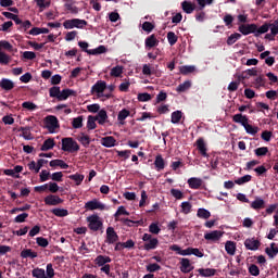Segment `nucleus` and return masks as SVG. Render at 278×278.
<instances>
[{
    "instance_id": "f257e3e1",
    "label": "nucleus",
    "mask_w": 278,
    "mask_h": 278,
    "mask_svg": "<svg viewBox=\"0 0 278 278\" xmlns=\"http://www.w3.org/2000/svg\"><path fill=\"white\" fill-rule=\"evenodd\" d=\"M239 33H241L243 36H249L251 34H254V37L258 38L261 35L267 34V26L262 25L257 26L255 23L251 24H241L238 28Z\"/></svg>"
},
{
    "instance_id": "f03ea898",
    "label": "nucleus",
    "mask_w": 278,
    "mask_h": 278,
    "mask_svg": "<svg viewBox=\"0 0 278 278\" xmlns=\"http://www.w3.org/2000/svg\"><path fill=\"white\" fill-rule=\"evenodd\" d=\"M62 151L68 153H75L79 151L77 141H74L72 137H64L62 139Z\"/></svg>"
},
{
    "instance_id": "7ed1b4c3",
    "label": "nucleus",
    "mask_w": 278,
    "mask_h": 278,
    "mask_svg": "<svg viewBox=\"0 0 278 278\" xmlns=\"http://www.w3.org/2000/svg\"><path fill=\"white\" fill-rule=\"evenodd\" d=\"M87 21L81 18H71L65 20L63 23V27L67 30L77 28V29H84V27L87 26Z\"/></svg>"
},
{
    "instance_id": "20e7f679",
    "label": "nucleus",
    "mask_w": 278,
    "mask_h": 278,
    "mask_svg": "<svg viewBox=\"0 0 278 278\" xmlns=\"http://www.w3.org/2000/svg\"><path fill=\"white\" fill-rule=\"evenodd\" d=\"M45 126L50 134H55V129L60 128V122L55 115L45 117Z\"/></svg>"
},
{
    "instance_id": "39448f33",
    "label": "nucleus",
    "mask_w": 278,
    "mask_h": 278,
    "mask_svg": "<svg viewBox=\"0 0 278 278\" xmlns=\"http://www.w3.org/2000/svg\"><path fill=\"white\" fill-rule=\"evenodd\" d=\"M87 223H88V228L93 232L99 231L103 227V223L101 222V218L96 214L87 217Z\"/></svg>"
},
{
    "instance_id": "423d86ee",
    "label": "nucleus",
    "mask_w": 278,
    "mask_h": 278,
    "mask_svg": "<svg viewBox=\"0 0 278 278\" xmlns=\"http://www.w3.org/2000/svg\"><path fill=\"white\" fill-rule=\"evenodd\" d=\"M85 208L87 211H96V210L104 211L105 210V205L102 204L101 202H99L97 199H94L92 201L87 202L85 204Z\"/></svg>"
},
{
    "instance_id": "0eeeda50",
    "label": "nucleus",
    "mask_w": 278,
    "mask_h": 278,
    "mask_svg": "<svg viewBox=\"0 0 278 278\" xmlns=\"http://www.w3.org/2000/svg\"><path fill=\"white\" fill-rule=\"evenodd\" d=\"M45 204L48 206H56L63 203V200L60 199L58 195L50 194L45 198L43 200Z\"/></svg>"
},
{
    "instance_id": "6e6552de",
    "label": "nucleus",
    "mask_w": 278,
    "mask_h": 278,
    "mask_svg": "<svg viewBox=\"0 0 278 278\" xmlns=\"http://www.w3.org/2000/svg\"><path fill=\"white\" fill-rule=\"evenodd\" d=\"M75 3L76 2L74 0H66L64 3L65 10L73 15H77L79 13V9Z\"/></svg>"
},
{
    "instance_id": "1a4fd4ad",
    "label": "nucleus",
    "mask_w": 278,
    "mask_h": 278,
    "mask_svg": "<svg viewBox=\"0 0 278 278\" xmlns=\"http://www.w3.org/2000/svg\"><path fill=\"white\" fill-rule=\"evenodd\" d=\"M118 241V236L112 227L106 229V240L105 242L109 244H113Z\"/></svg>"
},
{
    "instance_id": "9d476101",
    "label": "nucleus",
    "mask_w": 278,
    "mask_h": 278,
    "mask_svg": "<svg viewBox=\"0 0 278 278\" xmlns=\"http://www.w3.org/2000/svg\"><path fill=\"white\" fill-rule=\"evenodd\" d=\"M194 267L191 265L190 260L181 258L180 260V271L184 274H189Z\"/></svg>"
},
{
    "instance_id": "9b49d317",
    "label": "nucleus",
    "mask_w": 278,
    "mask_h": 278,
    "mask_svg": "<svg viewBox=\"0 0 278 278\" xmlns=\"http://www.w3.org/2000/svg\"><path fill=\"white\" fill-rule=\"evenodd\" d=\"M244 245L248 250L256 251L260 249L261 242L258 240H255L254 238H252V239H247L244 242Z\"/></svg>"
},
{
    "instance_id": "f8f14e48",
    "label": "nucleus",
    "mask_w": 278,
    "mask_h": 278,
    "mask_svg": "<svg viewBox=\"0 0 278 278\" xmlns=\"http://www.w3.org/2000/svg\"><path fill=\"white\" fill-rule=\"evenodd\" d=\"M169 250L176 252L178 255L188 256L192 255V248H188L186 250H181V248L177 244H174L169 248Z\"/></svg>"
},
{
    "instance_id": "ddd939ff",
    "label": "nucleus",
    "mask_w": 278,
    "mask_h": 278,
    "mask_svg": "<svg viewBox=\"0 0 278 278\" xmlns=\"http://www.w3.org/2000/svg\"><path fill=\"white\" fill-rule=\"evenodd\" d=\"M159 42L160 41L156 39V36L152 34L146 38V41H144L146 49H152L154 47H157Z\"/></svg>"
},
{
    "instance_id": "4468645a",
    "label": "nucleus",
    "mask_w": 278,
    "mask_h": 278,
    "mask_svg": "<svg viewBox=\"0 0 278 278\" xmlns=\"http://www.w3.org/2000/svg\"><path fill=\"white\" fill-rule=\"evenodd\" d=\"M106 89V83L104 80H98L91 88V93L96 92L98 94L103 93Z\"/></svg>"
},
{
    "instance_id": "2eb2a0df",
    "label": "nucleus",
    "mask_w": 278,
    "mask_h": 278,
    "mask_svg": "<svg viewBox=\"0 0 278 278\" xmlns=\"http://www.w3.org/2000/svg\"><path fill=\"white\" fill-rule=\"evenodd\" d=\"M223 237V232L219 230H215L208 233H205L204 239L207 241L216 242Z\"/></svg>"
},
{
    "instance_id": "dca6fc26",
    "label": "nucleus",
    "mask_w": 278,
    "mask_h": 278,
    "mask_svg": "<svg viewBox=\"0 0 278 278\" xmlns=\"http://www.w3.org/2000/svg\"><path fill=\"white\" fill-rule=\"evenodd\" d=\"M0 88L5 91H11L14 89V83L10 78H2L0 80Z\"/></svg>"
},
{
    "instance_id": "f3484780",
    "label": "nucleus",
    "mask_w": 278,
    "mask_h": 278,
    "mask_svg": "<svg viewBox=\"0 0 278 278\" xmlns=\"http://www.w3.org/2000/svg\"><path fill=\"white\" fill-rule=\"evenodd\" d=\"M181 8L186 14H192L195 10V4L191 1L185 0L181 2Z\"/></svg>"
},
{
    "instance_id": "a211bd4d",
    "label": "nucleus",
    "mask_w": 278,
    "mask_h": 278,
    "mask_svg": "<svg viewBox=\"0 0 278 278\" xmlns=\"http://www.w3.org/2000/svg\"><path fill=\"white\" fill-rule=\"evenodd\" d=\"M71 96H75V90L70 88L62 89L60 90L59 101H65Z\"/></svg>"
},
{
    "instance_id": "6ab92c4d",
    "label": "nucleus",
    "mask_w": 278,
    "mask_h": 278,
    "mask_svg": "<svg viewBox=\"0 0 278 278\" xmlns=\"http://www.w3.org/2000/svg\"><path fill=\"white\" fill-rule=\"evenodd\" d=\"M263 26H267V33L270 29V33L273 36H277L278 35V20H275L274 23H264Z\"/></svg>"
},
{
    "instance_id": "aec40b11",
    "label": "nucleus",
    "mask_w": 278,
    "mask_h": 278,
    "mask_svg": "<svg viewBox=\"0 0 278 278\" xmlns=\"http://www.w3.org/2000/svg\"><path fill=\"white\" fill-rule=\"evenodd\" d=\"M154 166L157 172H161L165 168V161H164L162 154H157L155 156Z\"/></svg>"
},
{
    "instance_id": "412c9836",
    "label": "nucleus",
    "mask_w": 278,
    "mask_h": 278,
    "mask_svg": "<svg viewBox=\"0 0 278 278\" xmlns=\"http://www.w3.org/2000/svg\"><path fill=\"white\" fill-rule=\"evenodd\" d=\"M233 123L241 124L243 127L249 123L247 115H242V113H237L232 117Z\"/></svg>"
},
{
    "instance_id": "4be33fe9",
    "label": "nucleus",
    "mask_w": 278,
    "mask_h": 278,
    "mask_svg": "<svg viewBox=\"0 0 278 278\" xmlns=\"http://www.w3.org/2000/svg\"><path fill=\"white\" fill-rule=\"evenodd\" d=\"M197 147H198V150L200 152V154L203 156V157H207L208 154H207V148L204 143V139H198L197 141Z\"/></svg>"
},
{
    "instance_id": "5701e85b",
    "label": "nucleus",
    "mask_w": 278,
    "mask_h": 278,
    "mask_svg": "<svg viewBox=\"0 0 278 278\" xmlns=\"http://www.w3.org/2000/svg\"><path fill=\"white\" fill-rule=\"evenodd\" d=\"M55 147V140L54 139H46L40 148L41 151L47 152L49 150H52Z\"/></svg>"
},
{
    "instance_id": "b1692460",
    "label": "nucleus",
    "mask_w": 278,
    "mask_h": 278,
    "mask_svg": "<svg viewBox=\"0 0 278 278\" xmlns=\"http://www.w3.org/2000/svg\"><path fill=\"white\" fill-rule=\"evenodd\" d=\"M18 131H22V137L25 140H34V137H31V128L29 126H22L18 128Z\"/></svg>"
},
{
    "instance_id": "393cba45",
    "label": "nucleus",
    "mask_w": 278,
    "mask_h": 278,
    "mask_svg": "<svg viewBox=\"0 0 278 278\" xmlns=\"http://www.w3.org/2000/svg\"><path fill=\"white\" fill-rule=\"evenodd\" d=\"M197 271L199 273L200 276L207 278L215 276L217 270L213 268H200Z\"/></svg>"
},
{
    "instance_id": "a878e982",
    "label": "nucleus",
    "mask_w": 278,
    "mask_h": 278,
    "mask_svg": "<svg viewBox=\"0 0 278 278\" xmlns=\"http://www.w3.org/2000/svg\"><path fill=\"white\" fill-rule=\"evenodd\" d=\"M101 144L105 148H113L116 144L114 137H102Z\"/></svg>"
},
{
    "instance_id": "bb28decb",
    "label": "nucleus",
    "mask_w": 278,
    "mask_h": 278,
    "mask_svg": "<svg viewBox=\"0 0 278 278\" xmlns=\"http://www.w3.org/2000/svg\"><path fill=\"white\" fill-rule=\"evenodd\" d=\"M130 115V111L127 109H122L118 112L117 121L119 122V125H125V119Z\"/></svg>"
},
{
    "instance_id": "cd10ccee",
    "label": "nucleus",
    "mask_w": 278,
    "mask_h": 278,
    "mask_svg": "<svg viewBox=\"0 0 278 278\" xmlns=\"http://www.w3.org/2000/svg\"><path fill=\"white\" fill-rule=\"evenodd\" d=\"M29 35L31 36H39L42 34H49V28L47 27H33L29 31Z\"/></svg>"
},
{
    "instance_id": "c85d7f7f",
    "label": "nucleus",
    "mask_w": 278,
    "mask_h": 278,
    "mask_svg": "<svg viewBox=\"0 0 278 278\" xmlns=\"http://www.w3.org/2000/svg\"><path fill=\"white\" fill-rule=\"evenodd\" d=\"M112 260L109 256L99 255L94 260V264L99 267L105 266L108 263H111Z\"/></svg>"
},
{
    "instance_id": "c756f323",
    "label": "nucleus",
    "mask_w": 278,
    "mask_h": 278,
    "mask_svg": "<svg viewBox=\"0 0 278 278\" xmlns=\"http://www.w3.org/2000/svg\"><path fill=\"white\" fill-rule=\"evenodd\" d=\"M188 185L191 189L198 190L202 186V180L201 178H189Z\"/></svg>"
},
{
    "instance_id": "7c9ffc66",
    "label": "nucleus",
    "mask_w": 278,
    "mask_h": 278,
    "mask_svg": "<svg viewBox=\"0 0 278 278\" xmlns=\"http://www.w3.org/2000/svg\"><path fill=\"white\" fill-rule=\"evenodd\" d=\"M94 117H98L97 121L99 125H104L108 119V113L104 109H101L98 111V115H96Z\"/></svg>"
},
{
    "instance_id": "2f4dec72",
    "label": "nucleus",
    "mask_w": 278,
    "mask_h": 278,
    "mask_svg": "<svg viewBox=\"0 0 278 278\" xmlns=\"http://www.w3.org/2000/svg\"><path fill=\"white\" fill-rule=\"evenodd\" d=\"M159 240L156 238H153L152 240H149L144 243L143 249L146 251L154 250L157 248Z\"/></svg>"
},
{
    "instance_id": "473e14b6",
    "label": "nucleus",
    "mask_w": 278,
    "mask_h": 278,
    "mask_svg": "<svg viewBox=\"0 0 278 278\" xmlns=\"http://www.w3.org/2000/svg\"><path fill=\"white\" fill-rule=\"evenodd\" d=\"M51 167H61L62 169H67L68 165L67 163H64L61 159H54L53 161H50Z\"/></svg>"
},
{
    "instance_id": "72a5a7b5",
    "label": "nucleus",
    "mask_w": 278,
    "mask_h": 278,
    "mask_svg": "<svg viewBox=\"0 0 278 278\" xmlns=\"http://www.w3.org/2000/svg\"><path fill=\"white\" fill-rule=\"evenodd\" d=\"M21 257L34 260V258L38 257V253L31 251L30 249H26L21 252Z\"/></svg>"
},
{
    "instance_id": "f704fd0d",
    "label": "nucleus",
    "mask_w": 278,
    "mask_h": 278,
    "mask_svg": "<svg viewBox=\"0 0 278 278\" xmlns=\"http://www.w3.org/2000/svg\"><path fill=\"white\" fill-rule=\"evenodd\" d=\"M191 88V80H185L182 84H179L176 88L177 92L182 93Z\"/></svg>"
},
{
    "instance_id": "c9c22d12",
    "label": "nucleus",
    "mask_w": 278,
    "mask_h": 278,
    "mask_svg": "<svg viewBox=\"0 0 278 278\" xmlns=\"http://www.w3.org/2000/svg\"><path fill=\"white\" fill-rule=\"evenodd\" d=\"M182 118V112L180 110L174 111L172 113V123L173 124H179Z\"/></svg>"
},
{
    "instance_id": "e433bc0d",
    "label": "nucleus",
    "mask_w": 278,
    "mask_h": 278,
    "mask_svg": "<svg viewBox=\"0 0 278 278\" xmlns=\"http://www.w3.org/2000/svg\"><path fill=\"white\" fill-rule=\"evenodd\" d=\"M68 178L75 181L76 186H80L83 180L85 179L84 174H72Z\"/></svg>"
},
{
    "instance_id": "4c0bfd02",
    "label": "nucleus",
    "mask_w": 278,
    "mask_h": 278,
    "mask_svg": "<svg viewBox=\"0 0 278 278\" xmlns=\"http://www.w3.org/2000/svg\"><path fill=\"white\" fill-rule=\"evenodd\" d=\"M244 129H245L247 134L252 135V136H255L260 131L258 126H251V124H249V122L245 124Z\"/></svg>"
},
{
    "instance_id": "58836bf2",
    "label": "nucleus",
    "mask_w": 278,
    "mask_h": 278,
    "mask_svg": "<svg viewBox=\"0 0 278 278\" xmlns=\"http://www.w3.org/2000/svg\"><path fill=\"white\" fill-rule=\"evenodd\" d=\"M60 92H61L60 86H52V87L49 88V96H50V98H55V99L59 100Z\"/></svg>"
},
{
    "instance_id": "ea45409f",
    "label": "nucleus",
    "mask_w": 278,
    "mask_h": 278,
    "mask_svg": "<svg viewBox=\"0 0 278 278\" xmlns=\"http://www.w3.org/2000/svg\"><path fill=\"white\" fill-rule=\"evenodd\" d=\"M265 252L270 258H274L278 254V248H276V243H271L270 248H267Z\"/></svg>"
},
{
    "instance_id": "a19ab883",
    "label": "nucleus",
    "mask_w": 278,
    "mask_h": 278,
    "mask_svg": "<svg viewBox=\"0 0 278 278\" xmlns=\"http://www.w3.org/2000/svg\"><path fill=\"white\" fill-rule=\"evenodd\" d=\"M22 108L26 109L30 112H34V111L38 110V105L36 103L31 102V101H24L22 103Z\"/></svg>"
},
{
    "instance_id": "79ce46f5",
    "label": "nucleus",
    "mask_w": 278,
    "mask_h": 278,
    "mask_svg": "<svg viewBox=\"0 0 278 278\" xmlns=\"http://www.w3.org/2000/svg\"><path fill=\"white\" fill-rule=\"evenodd\" d=\"M77 140L85 147L88 148L90 144V137L88 135H84V132H81V135L79 137H77Z\"/></svg>"
},
{
    "instance_id": "37998d69",
    "label": "nucleus",
    "mask_w": 278,
    "mask_h": 278,
    "mask_svg": "<svg viewBox=\"0 0 278 278\" xmlns=\"http://www.w3.org/2000/svg\"><path fill=\"white\" fill-rule=\"evenodd\" d=\"M241 38V34L240 33H233L231 34L228 39H227V45L228 46H232L235 45L239 39Z\"/></svg>"
},
{
    "instance_id": "c03bdc74",
    "label": "nucleus",
    "mask_w": 278,
    "mask_h": 278,
    "mask_svg": "<svg viewBox=\"0 0 278 278\" xmlns=\"http://www.w3.org/2000/svg\"><path fill=\"white\" fill-rule=\"evenodd\" d=\"M11 60H12V58L8 53L0 50V64L1 65L10 64Z\"/></svg>"
},
{
    "instance_id": "a18cd8bd",
    "label": "nucleus",
    "mask_w": 278,
    "mask_h": 278,
    "mask_svg": "<svg viewBox=\"0 0 278 278\" xmlns=\"http://www.w3.org/2000/svg\"><path fill=\"white\" fill-rule=\"evenodd\" d=\"M96 121H98V117H93V115H88L87 128L89 130H93L97 128Z\"/></svg>"
},
{
    "instance_id": "49530a36",
    "label": "nucleus",
    "mask_w": 278,
    "mask_h": 278,
    "mask_svg": "<svg viewBox=\"0 0 278 278\" xmlns=\"http://www.w3.org/2000/svg\"><path fill=\"white\" fill-rule=\"evenodd\" d=\"M122 74H123V66L122 65H116V66L111 68L110 75L112 77H121Z\"/></svg>"
},
{
    "instance_id": "de8ad7c7",
    "label": "nucleus",
    "mask_w": 278,
    "mask_h": 278,
    "mask_svg": "<svg viewBox=\"0 0 278 278\" xmlns=\"http://www.w3.org/2000/svg\"><path fill=\"white\" fill-rule=\"evenodd\" d=\"M83 115H79L78 117H74L72 122V126L74 129H80L83 127Z\"/></svg>"
},
{
    "instance_id": "09e8293b",
    "label": "nucleus",
    "mask_w": 278,
    "mask_h": 278,
    "mask_svg": "<svg viewBox=\"0 0 278 278\" xmlns=\"http://www.w3.org/2000/svg\"><path fill=\"white\" fill-rule=\"evenodd\" d=\"M265 202L262 199H256L254 202L251 203V207L255 211L264 208Z\"/></svg>"
},
{
    "instance_id": "8fccbe9b",
    "label": "nucleus",
    "mask_w": 278,
    "mask_h": 278,
    "mask_svg": "<svg viewBox=\"0 0 278 278\" xmlns=\"http://www.w3.org/2000/svg\"><path fill=\"white\" fill-rule=\"evenodd\" d=\"M197 216L201 219H208L211 217V213L205 208H199Z\"/></svg>"
},
{
    "instance_id": "3c124183",
    "label": "nucleus",
    "mask_w": 278,
    "mask_h": 278,
    "mask_svg": "<svg viewBox=\"0 0 278 278\" xmlns=\"http://www.w3.org/2000/svg\"><path fill=\"white\" fill-rule=\"evenodd\" d=\"M51 213L56 217H66L68 215V211L63 208H53Z\"/></svg>"
},
{
    "instance_id": "603ef678",
    "label": "nucleus",
    "mask_w": 278,
    "mask_h": 278,
    "mask_svg": "<svg viewBox=\"0 0 278 278\" xmlns=\"http://www.w3.org/2000/svg\"><path fill=\"white\" fill-rule=\"evenodd\" d=\"M194 71H195L194 65H182L180 67V73L182 75H189V74L193 73Z\"/></svg>"
},
{
    "instance_id": "864d4df0",
    "label": "nucleus",
    "mask_w": 278,
    "mask_h": 278,
    "mask_svg": "<svg viewBox=\"0 0 278 278\" xmlns=\"http://www.w3.org/2000/svg\"><path fill=\"white\" fill-rule=\"evenodd\" d=\"M251 180H252V176H250V174H247L245 176H241L240 178L235 180V184L242 186L247 182H250Z\"/></svg>"
},
{
    "instance_id": "5fc2aeb1",
    "label": "nucleus",
    "mask_w": 278,
    "mask_h": 278,
    "mask_svg": "<svg viewBox=\"0 0 278 278\" xmlns=\"http://www.w3.org/2000/svg\"><path fill=\"white\" fill-rule=\"evenodd\" d=\"M121 222L127 226V227H134V225H136V227H138L139 225L142 224V220H137V222H134V220H130L128 218H122Z\"/></svg>"
},
{
    "instance_id": "6e6d98bb",
    "label": "nucleus",
    "mask_w": 278,
    "mask_h": 278,
    "mask_svg": "<svg viewBox=\"0 0 278 278\" xmlns=\"http://www.w3.org/2000/svg\"><path fill=\"white\" fill-rule=\"evenodd\" d=\"M226 252L229 255H235L236 253V244L231 241H227L226 245H225Z\"/></svg>"
},
{
    "instance_id": "4d7b16f0",
    "label": "nucleus",
    "mask_w": 278,
    "mask_h": 278,
    "mask_svg": "<svg viewBox=\"0 0 278 278\" xmlns=\"http://www.w3.org/2000/svg\"><path fill=\"white\" fill-rule=\"evenodd\" d=\"M254 85H255V88L265 87L266 79H265L264 75H260L258 77H256L254 80Z\"/></svg>"
},
{
    "instance_id": "13d9d810",
    "label": "nucleus",
    "mask_w": 278,
    "mask_h": 278,
    "mask_svg": "<svg viewBox=\"0 0 278 278\" xmlns=\"http://www.w3.org/2000/svg\"><path fill=\"white\" fill-rule=\"evenodd\" d=\"M31 275L34 278H46V271L42 268H35Z\"/></svg>"
},
{
    "instance_id": "bf43d9fd",
    "label": "nucleus",
    "mask_w": 278,
    "mask_h": 278,
    "mask_svg": "<svg viewBox=\"0 0 278 278\" xmlns=\"http://www.w3.org/2000/svg\"><path fill=\"white\" fill-rule=\"evenodd\" d=\"M55 277V269L53 268V264H48L46 267V278Z\"/></svg>"
},
{
    "instance_id": "052dcab7",
    "label": "nucleus",
    "mask_w": 278,
    "mask_h": 278,
    "mask_svg": "<svg viewBox=\"0 0 278 278\" xmlns=\"http://www.w3.org/2000/svg\"><path fill=\"white\" fill-rule=\"evenodd\" d=\"M167 40H168L169 45L173 47L176 45V42L178 40V36L174 31H168Z\"/></svg>"
},
{
    "instance_id": "680f3d73",
    "label": "nucleus",
    "mask_w": 278,
    "mask_h": 278,
    "mask_svg": "<svg viewBox=\"0 0 278 278\" xmlns=\"http://www.w3.org/2000/svg\"><path fill=\"white\" fill-rule=\"evenodd\" d=\"M154 28H155V26L151 22L146 21L142 24V30L148 34H150Z\"/></svg>"
},
{
    "instance_id": "e2e57ef3",
    "label": "nucleus",
    "mask_w": 278,
    "mask_h": 278,
    "mask_svg": "<svg viewBox=\"0 0 278 278\" xmlns=\"http://www.w3.org/2000/svg\"><path fill=\"white\" fill-rule=\"evenodd\" d=\"M151 98H152V96L150 93H148V92H140V93H138V100L140 102H148V101L151 100Z\"/></svg>"
},
{
    "instance_id": "0e129e2a",
    "label": "nucleus",
    "mask_w": 278,
    "mask_h": 278,
    "mask_svg": "<svg viewBox=\"0 0 278 278\" xmlns=\"http://www.w3.org/2000/svg\"><path fill=\"white\" fill-rule=\"evenodd\" d=\"M268 151H269V150H268V148H266V147L256 148V150H254L255 155L258 156V157L267 155Z\"/></svg>"
},
{
    "instance_id": "69168bd1",
    "label": "nucleus",
    "mask_w": 278,
    "mask_h": 278,
    "mask_svg": "<svg viewBox=\"0 0 278 278\" xmlns=\"http://www.w3.org/2000/svg\"><path fill=\"white\" fill-rule=\"evenodd\" d=\"M192 205L189 202H182L181 203V212L184 214H189L191 212Z\"/></svg>"
},
{
    "instance_id": "338daca9",
    "label": "nucleus",
    "mask_w": 278,
    "mask_h": 278,
    "mask_svg": "<svg viewBox=\"0 0 278 278\" xmlns=\"http://www.w3.org/2000/svg\"><path fill=\"white\" fill-rule=\"evenodd\" d=\"M170 194L176 199V200H182L185 198L184 193L180 190L177 189H172Z\"/></svg>"
},
{
    "instance_id": "774afa93",
    "label": "nucleus",
    "mask_w": 278,
    "mask_h": 278,
    "mask_svg": "<svg viewBox=\"0 0 278 278\" xmlns=\"http://www.w3.org/2000/svg\"><path fill=\"white\" fill-rule=\"evenodd\" d=\"M121 215L129 216V213L125 210L124 206H119L117 212L115 213L114 217L117 220V217Z\"/></svg>"
}]
</instances>
